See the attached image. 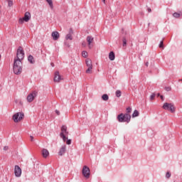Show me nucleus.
<instances>
[{
  "label": "nucleus",
  "instance_id": "obj_1",
  "mask_svg": "<svg viewBox=\"0 0 182 182\" xmlns=\"http://www.w3.org/2000/svg\"><path fill=\"white\" fill-rule=\"evenodd\" d=\"M129 113H132V107H130L127 108L126 114H120L117 116L118 122H119V123H123L124 122L129 123L132 119V116Z\"/></svg>",
  "mask_w": 182,
  "mask_h": 182
},
{
  "label": "nucleus",
  "instance_id": "obj_2",
  "mask_svg": "<svg viewBox=\"0 0 182 182\" xmlns=\"http://www.w3.org/2000/svg\"><path fill=\"white\" fill-rule=\"evenodd\" d=\"M13 69L15 75H21L22 73V61L14 60Z\"/></svg>",
  "mask_w": 182,
  "mask_h": 182
},
{
  "label": "nucleus",
  "instance_id": "obj_3",
  "mask_svg": "<svg viewBox=\"0 0 182 182\" xmlns=\"http://www.w3.org/2000/svg\"><path fill=\"white\" fill-rule=\"evenodd\" d=\"M25 58V51L22 46H19L16 51V57L14 58V60H20L22 62Z\"/></svg>",
  "mask_w": 182,
  "mask_h": 182
},
{
  "label": "nucleus",
  "instance_id": "obj_4",
  "mask_svg": "<svg viewBox=\"0 0 182 182\" xmlns=\"http://www.w3.org/2000/svg\"><path fill=\"white\" fill-rule=\"evenodd\" d=\"M69 134V132H68V127L66 125H63L61 127V132L60 134V137L63 139V141H66V136Z\"/></svg>",
  "mask_w": 182,
  "mask_h": 182
},
{
  "label": "nucleus",
  "instance_id": "obj_5",
  "mask_svg": "<svg viewBox=\"0 0 182 182\" xmlns=\"http://www.w3.org/2000/svg\"><path fill=\"white\" fill-rule=\"evenodd\" d=\"M164 110H168V112H171V113H174L176 112V107H174V105L168 102H165L162 107Z\"/></svg>",
  "mask_w": 182,
  "mask_h": 182
},
{
  "label": "nucleus",
  "instance_id": "obj_6",
  "mask_svg": "<svg viewBox=\"0 0 182 182\" xmlns=\"http://www.w3.org/2000/svg\"><path fill=\"white\" fill-rule=\"evenodd\" d=\"M25 117V114L23 112H17L13 115V120L14 123H18Z\"/></svg>",
  "mask_w": 182,
  "mask_h": 182
},
{
  "label": "nucleus",
  "instance_id": "obj_7",
  "mask_svg": "<svg viewBox=\"0 0 182 182\" xmlns=\"http://www.w3.org/2000/svg\"><path fill=\"white\" fill-rule=\"evenodd\" d=\"M31 21V13L29 11H26L24 14V17L22 18H19V23H23V22H29Z\"/></svg>",
  "mask_w": 182,
  "mask_h": 182
},
{
  "label": "nucleus",
  "instance_id": "obj_8",
  "mask_svg": "<svg viewBox=\"0 0 182 182\" xmlns=\"http://www.w3.org/2000/svg\"><path fill=\"white\" fill-rule=\"evenodd\" d=\"M38 96V92L33 91L27 96V102L32 103L33 100H35V97Z\"/></svg>",
  "mask_w": 182,
  "mask_h": 182
},
{
  "label": "nucleus",
  "instance_id": "obj_9",
  "mask_svg": "<svg viewBox=\"0 0 182 182\" xmlns=\"http://www.w3.org/2000/svg\"><path fill=\"white\" fill-rule=\"evenodd\" d=\"M82 175L85 178H89V177H90V169L87 166H84L82 168Z\"/></svg>",
  "mask_w": 182,
  "mask_h": 182
},
{
  "label": "nucleus",
  "instance_id": "obj_10",
  "mask_svg": "<svg viewBox=\"0 0 182 182\" xmlns=\"http://www.w3.org/2000/svg\"><path fill=\"white\" fill-rule=\"evenodd\" d=\"M14 174L16 177H21L22 176V169L18 165L14 166Z\"/></svg>",
  "mask_w": 182,
  "mask_h": 182
},
{
  "label": "nucleus",
  "instance_id": "obj_11",
  "mask_svg": "<svg viewBox=\"0 0 182 182\" xmlns=\"http://www.w3.org/2000/svg\"><path fill=\"white\" fill-rule=\"evenodd\" d=\"M62 76H60V75L59 74L58 71H56L55 73V75H54V82H56L57 83H59V82H60V80H62Z\"/></svg>",
  "mask_w": 182,
  "mask_h": 182
},
{
  "label": "nucleus",
  "instance_id": "obj_12",
  "mask_svg": "<svg viewBox=\"0 0 182 182\" xmlns=\"http://www.w3.org/2000/svg\"><path fill=\"white\" fill-rule=\"evenodd\" d=\"M53 41H58L59 39V32L53 31L51 34Z\"/></svg>",
  "mask_w": 182,
  "mask_h": 182
},
{
  "label": "nucleus",
  "instance_id": "obj_13",
  "mask_svg": "<svg viewBox=\"0 0 182 182\" xmlns=\"http://www.w3.org/2000/svg\"><path fill=\"white\" fill-rule=\"evenodd\" d=\"M93 41H94L93 37H92L90 36H87V43L89 45L90 49L92 48V46L90 45H92V42H93Z\"/></svg>",
  "mask_w": 182,
  "mask_h": 182
},
{
  "label": "nucleus",
  "instance_id": "obj_14",
  "mask_svg": "<svg viewBox=\"0 0 182 182\" xmlns=\"http://www.w3.org/2000/svg\"><path fill=\"white\" fill-rule=\"evenodd\" d=\"M65 153H66V146L64 145L60 148V149L58 152V154H59V156H63V154H65Z\"/></svg>",
  "mask_w": 182,
  "mask_h": 182
},
{
  "label": "nucleus",
  "instance_id": "obj_15",
  "mask_svg": "<svg viewBox=\"0 0 182 182\" xmlns=\"http://www.w3.org/2000/svg\"><path fill=\"white\" fill-rule=\"evenodd\" d=\"M42 156H43V157H44V159H46V157H48V156H49V151H48V149H43L42 150Z\"/></svg>",
  "mask_w": 182,
  "mask_h": 182
},
{
  "label": "nucleus",
  "instance_id": "obj_16",
  "mask_svg": "<svg viewBox=\"0 0 182 182\" xmlns=\"http://www.w3.org/2000/svg\"><path fill=\"white\" fill-rule=\"evenodd\" d=\"M115 58H116V55H114V52L111 51L109 53V60H114Z\"/></svg>",
  "mask_w": 182,
  "mask_h": 182
},
{
  "label": "nucleus",
  "instance_id": "obj_17",
  "mask_svg": "<svg viewBox=\"0 0 182 182\" xmlns=\"http://www.w3.org/2000/svg\"><path fill=\"white\" fill-rule=\"evenodd\" d=\"M28 60L30 63H31V65H33V63H35V59L33 58L32 55H28Z\"/></svg>",
  "mask_w": 182,
  "mask_h": 182
},
{
  "label": "nucleus",
  "instance_id": "obj_18",
  "mask_svg": "<svg viewBox=\"0 0 182 182\" xmlns=\"http://www.w3.org/2000/svg\"><path fill=\"white\" fill-rule=\"evenodd\" d=\"M85 63H86L87 68H93V66L92 65V60L87 58L85 60Z\"/></svg>",
  "mask_w": 182,
  "mask_h": 182
},
{
  "label": "nucleus",
  "instance_id": "obj_19",
  "mask_svg": "<svg viewBox=\"0 0 182 182\" xmlns=\"http://www.w3.org/2000/svg\"><path fill=\"white\" fill-rule=\"evenodd\" d=\"M102 100H104L105 102H107V100H109V95H107V94H104L102 96Z\"/></svg>",
  "mask_w": 182,
  "mask_h": 182
},
{
  "label": "nucleus",
  "instance_id": "obj_20",
  "mask_svg": "<svg viewBox=\"0 0 182 182\" xmlns=\"http://www.w3.org/2000/svg\"><path fill=\"white\" fill-rule=\"evenodd\" d=\"M46 1L48 4L51 9H53V1H52V0H46Z\"/></svg>",
  "mask_w": 182,
  "mask_h": 182
},
{
  "label": "nucleus",
  "instance_id": "obj_21",
  "mask_svg": "<svg viewBox=\"0 0 182 182\" xmlns=\"http://www.w3.org/2000/svg\"><path fill=\"white\" fill-rule=\"evenodd\" d=\"M139 111H137L136 109H135L132 114V117H139Z\"/></svg>",
  "mask_w": 182,
  "mask_h": 182
},
{
  "label": "nucleus",
  "instance_id": "obj_22",
  "mask_svg": "<svg viewBox=\"0 0 182 182\" xmlns=\"http://www.w3.org/2000/svg\"><path fill=\"white\" fill-rule=\"evenodd\" d=\"M65 39L67 41H72L73 38L72 37V34L69 33V34H67L66 36H65Z\"/></svg>",
  "mask_w": 182,
  "mask_h": 182
},
{
  "label": "nucleus",
  "instance_id": "obj_23",
  "mask_svg": "<svg viewBox=\"0 0 182 182\" xmlns=\"http://www.w3.org/2000/svg\"><path fill=\"white\" fill-rule=\"evenodd\" d=\"M115 95L117 97H120V96H122V91H120L119 90H117L115 92Z\"/></svg>",
  "mask_w": 182,
  "mask_h": 182
},
{
  "label": "nucleus",
  "instance_id": "obj_24",
  "mask_svg": "<svg viewBox=\"0 0 182 182\" xmlns=\"http://www.w3.org/2000/svg\"><path fill=\"white\" fill-rule=\"evenodd\" d=\"M126 45H127V40L124 37L122 39V46H126Z\"/></svg>",
  "mask_w": 182,
  "mask_h": 182
},
{
  "label": "nucleus",
  "instance_id": "obj_25",
  "mask_svg": "<svg viewBox=\"0 0 182 182\" xmlns=\"http://www.w3.org/2000/svg\"><path fill=\"white\" fill-rule=\"evenodd\" d=\"M93 69V67H88V68L86 70V73L90 74L92 73V70Z\"/></svg>",
  "mask_w": 182,
  "mask_h": 182
},
{
  "label": "nucleus",
  "instance_id": "obj_26",
  "mask_svg": "<svg viewBox=\"0 0 182 182\" xmlns=\"http://www.w3.org/2000/svg\"><path fill=\"white\" fill-rule=\"evenodd\" d=\"M82 56L83 58H87V53L86 51H82Z\"/></svg>",
  "mask_w": 182,
  "mask_h": 182
},
{
  "label": "nucleus",
  "instance_id": "obj_27",
  "mask_svg": "<svg viewBox=\"0 0 182 182\" xmlns=\"http://www.w3.org/2000/svg\"><path fill=\"white\" fill-rule=\"evenodd\" d=\"M8 2V6L11 7L14 5V1H12V0H10L9 1H7Z\"/></svg>",
  "mask_w": 182,
  "mask_h": 182
},
{
  "label": "nucleus",
  "instance_id": "obj_28",
  "mask_svg": "<svg viewBox=\"0 0 182 182\" xmlns=\"http://www.w3.org/2000/svg\"><path fill=\"white\" fill-rule=\"evenodd\" d=\"M173 16L174 18H180V14H178V13H174V14H173Z\"/></svg>",
  "mask_w": 182,
  "mask_h": 182
},
{
  "label": "nucleus",
  "instance_id": "obj_29",
  "mask_svg": "<svg viewBox=\"0 0 182 182\" xmlns=\"http://www.w3.org/2000/svg\"><path fill=\"white\" fill-rule=\"evenodd\" d=\"M154 97H156V94L152 93L150 96V100H154Z\"/></svg>",
  "mask_w": 182,
  "mask_h": 182
},
{
  "label": "nucleus",
  "instance_id": "obj_30",
  "mask_svg": "<svg viewBox=\"0 0 182 182\" xmlns=\"http://www.w3.org/2000/svg\"><path fill=\"white\" fill-rule=\"evenodd\" d=\"M170 177H171V173L170 172H166V178H170Z\"/></svg>",
  "mask_w": 182,
  "mask_h": 182
},
{
  "label": "nucleus",
  "instance_id": "obj_31",
  "mask_svg": "<svg viewBox=\"0 0 182 182\" xmlns=\"http://www.w3.org/2000/svg\"><path fill=\"white\" fill-rule=\"evenodd\" d=\"M165 90H166V92H170V90H171V87H166Z\"/></svg>",
  "mask_w": 182,
  "mask_h": 182
},
{
  "label": "nucleus",
  "instance_id": "obj_32",
  "mask_svg": "<svg viewBox=\"0 0 182 182\" xmlns=\"http://www.w3.org/2000/svg\"><path fill=\"white\" fill-rule=\"evenodd\" d=\"M66 144H72V139H68L66 141Z\"/></svg>",
  "mask_w": 182,
  "mask_h": 182
},
{
  "label": "nucleus",
  "instance_id": "obj_33",
  "mask_svg": "<svg viewBox=\"0 0 182 182\" xmlns=\"http://www.w3.org/2000/svg\"><path fill=\"white\" fill-rule=\"evenodd\" d=\"M159 48H164V43L163 41H161L159 43Z\"/></svg>",
  "mask_w": 182,
  "mask_h": 182
},
{
  "label": "nucleus",
  "instance_id": "obj_34",
  "mask_svg": "<svg viewBox=\"0 0 182 182\" xmlns=\"http://www.w3.org/2000/svg\"><path fill=\"white\" fill-rule=\"evenodd\" d=\"M55 113L56 114H58V116H59L60 114V112H59V110H55Z\"/></svg>",
  "mask_w": 182,
  "mask_h": 182
},
{
  "label": "nucleus",
  "instance_id": "obj_35",
  "mask_svg": "<svg viewBox=\"0 0 182 182\" xmlns=\"http://www.w3.org/2000/svg\"><path fill=\"white\" fill-rule=\"evenodd\" d=\"M8 149H9V147H8V146H4V151H6L7 150H8Z\"/></svg>",
  "mask_w": 182,
  "mask_h": 182
},
{
  "label": "nucleus",
  "instance_id": "obj_36",
  "mask_svg": "<svg viewBox=\"0 0 182 182\" xmlns=\"http://www.w3.org/2000/svg\"><path fill=\"white\" fill-rule=\"evenodd\" d=\"M82 46H83L84 48L86 46V43L85 41L82 43Z\"/></svg>",
  "mask_w": 182,
  "mask_h": 182
},
{
  "label": "nucleus",
  "instance_id": "obj_37",
  "mask_svg": "<svg viewBox=\"0 0 182 182\" xmlns=\"http://www.w3.org/2000/svg\"><path fill=\"white\" fill-rule=\"evenodd\" d=\"M31 141H33V137L32 136H30Z\"/></svg>",
  "mask_w": 182,
  "mask_h": 182
},
{
  "label": "nucleus",
  "instance_id": "obj_38",
  "mask_svg": "<svg viewBox=\"0 0 182 182\" xmlns=\"http://www.w3.org/2000/svg\"><path fill=\"white\" fill-rule=\"evenodd\" d=\"M148 11H149V12H151V9L148 8Z\"/></svg>",
  "mask_w": 182,
  "mask_h": 182
},
{
  "label": "nucleus",
  "instance_id": "obj_39",
  "mask_svg": "<svg viewBox=\"0 0 182 182\" xmlns=\"http://www.w3.org/2000/svg\"><path fill=\"white\" fill-rule=\"evenodd\" d=\"M160 97H161V100H164V97H163V95H161Z\"/></svg>",
  "mask_w": 182,
  "mask_h": 182
},
{
  "label": "nucleus",
  "instance_id": "obj_40",
  "mask_svg": "<svg viewBox=\"0 0 182 182\" xmlns=\"http://www.w3.org/2000/svg\"><path fill=\"white\" fill-rule=\"evenodd\" d=\"M145 65L146 66H149V62H146Z\"/></svg>",
  "mask_w": 182,
  "mask_h": 182
},
{
  "label": "nucleus",
  "instance_id": "obj_41",
  "mask_svg": "<svg viewBox=\"0 0 182 182\" xmlns=\"http://www.w3.org/2000/svg\"><path fill=\"white\" fill-rule=\"evenodd\" d=\"M102 2H104V4L106 2V0H102Z\"/></svg>",
  "mask_w": 182,
  "mask_h": 182
},
{
  "label": "nucleus",
  "instance_id": "obj_42",
  "mask_svg": "<svg viewBox=\"0 0 182 182\" xmlns=\"http://www.w3.org/2000/svg\"><path fill=\"white\" fill-rule=\"evenodd\" d=\"M148 26H150V23H148Z\"/></svg>",
  "mask_w": 182,
  "mask_h": 182
},
{
  "label": "nucleus",
  "instance_id": "obj_43",
  "mask_svg": "<svg viewBox=\"0 0 182 182\" xmlns=\"http://www.w3.org/2000/svg\"><path fill=\"white\" fill-rule=\"evenodd\" d=\"M67 46L69 47V44H67Z\"/></svg>",
  "mask_w": 182,
  "mask_h": 182
},
{
  "label": "nucleus",
  "instance_id": "obj_44",
  "mask_svg": "<svg viewBox=\"0 0 182 182\" xmlns=\"http://www.w3.org/2000/svg\"><path fill=\"white\" fill-rule=\"evenodd\" d=\"M158 96H160V93L158 94Z\"/></svg>",
  "mask_w": 182,
  "mask_h": 182
}]
</instances>
